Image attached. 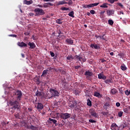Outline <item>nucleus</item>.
Wrapping results in <instances>:
<instances>
[{
  "instance_id": "obj_61",
  "label": "nucleus",
  "mask_w": 130,
  "mask_h": 130,
  "mask_svg": "<svg viewBox=\"0 0 130 130\" xmlns=\"http://www.w3.org/2000/svg\"><path fill=\"white\" fill-rule=\"evenodd\" d=\"M118 6L119 7H121L122 8H123V5H122V4L121 3H119Z\"/></svg>"
},
{
  "instance_id": "obj_9",
  "label": "nucleus",
  "mask_w": 130,
  "mask_h": 130,
  "mask_svg": "<svg viewBox=\"0 0 130 130\" xmlns=\"http://www.w3.org/2000/svg\"><path fill=\"white\" fill-rule=\"evenodd\" d=\"M48 123H53L56 126L58 124L57 123V120L54 119H52L51 118H49V120L48 121Z\"/></svg>"
},
{
  "instance_id": "obj_24",
  "label": "nucleus",
  "mask_w": 130,
  "mask_h": 130,
  "mask_svg": "<svg viewBox=\"0 0 130 130\" xmlns=\"http://www.w3.org/2000/svg\"><path fill=\"white\" fill-rule=\"evenodd\" d=\"M26 128H27L28 129L37 130V127L34 126L33 125H31L30 126H27Z\"/></svg>"
},
{
  "instance_id": "obj_7",
  "label": "nucleus",
  "mask_w": 130,
  "mask_h": 130,
  "mask_svg": "<svg viewBox=\"0 0 130 130\" xmlns=\"http://www.w3.org/2000/svg\"><path fill=\"white\" fill-rule=\"evenodd\" d=\"M89 113H90L92 116H93V117H95V118H97V117H98V114H97V113H96L95 110L93 109H89Z\"/></svg>"
},
{
  "instance_id": "obj_34",
  "label": "nucleus",
  "mask_w": 130,
  "mask_h": 130,
  "mask_svg": "<svg viewBox=\"0 0 130 130\" xmlns=\"http://www.w3.org/2000/svg\"><path fill=\"white\" fill-rule=\"evenodd\" d=\"M87 101V105H88V106H92V102H91V100H90V99H88Z\"/></svg>"
},
{
  "instance_id": "obj_2",
  "label": "nucleus",
  "mask_w": 130,
  "mask_h": 130,
  "mask_svg": "<svg viewBox=\"0 0 130 130\" xmlns=\"http://www.w3.org/2000/svg\"><path fill=\"white\" fill-rule=\"evenodd\" d=\"M50 92L51 95V98H56L59 96V92L54 89L50 88Z\"/></svg>"
},
{
  "instance_id": "obj_13",
  "label": "nucleus",
  "mask_w": 130,
  "mask_h": 130,
  "mask_svg": "<svg viewBox=\"0 0 130 130\" xmlns=\"http://www.w3.org/2000/svg\"><path fill=\"white\" fill-rule=\"evenodd\" d=\"M28 46H29V48L30 49H34V48L36 47V45H35V43H34V42H29L28 43Z\"/></svg>"
},
{
  "instance_id": "obj_63",
  "label": "nucleus",
  "mask_w": 130,
  "mask_h": 130,
  "mask_svg": "<svg viewBox=\"0 0 130 130\" xmlns=\"http://www.w3.org/2000/svg\"><path fill=\"white\" fill-rule=\"evenodd\" d=\"M29 16H34V13L30 12L29 13Z\"/></svg>"
},
{
  "instance_id": "obj_60",
  "label": "nucleus",
  "mask_w": 130,
  "mask_h": 130,
  "mask_svg": "<svg viewBox=\"0 0 130 130\" xmlns=\"http://www.w3.org/2000/svg\"><path fill=\"white\" fill-rule=\"evenodd\" d=\"M44 2H54V0H44Z\"/></svg>"
},
{
  "instance_id": "obj_1",
  "label": "nucleus",
  "mask_w": 130,
  "mask_h": 130,
  "mask_svg": "<svg viewBox=\"0 0 130 130\" xmlns=\"http://www.w3.org/2000/svg\"><path fill=\"white\" fill-rule=\"evenodd\" d=\"M9 103L10 109H13L14 111L16 110V109H17V110H20L21 109L20 103L17 100L15 101L11 100Z\"/></svg>"
},
{
  "instance_id": "obj_43",
  "label": "nucleus",
  "mask_w": 130,
  "mask_h": 130,
  "mask_svg": "<svg viewBox=\"0 0 130 130\" xmlns=\"http://www.w3.org/2000/svg\"><path fill=\"white\" fill-rule=\"evenodd\" d=\"M61 10H62V11H69V10H70V8L66 7H62L61 8Z\"/></svg>"
},
{
  "instance_id": "obj_51",
  "label": "nucleus",
  "mask_w": 130,
  "mask_h": 130,
  "mask_svg": "<svg viewBox=\"0 0 130 130\" xmlns=\"http://www.w3.org/2000/svg\"><path fill=\"white\" fill-rule=\"evenodd\" d=\"M90 14H92V15H94L95 14V11L93 10H91L90 11Z\"/></svg>"
},
{
  "instance_id": "obj_49",
  "label": "nucleus",
  "mask_w": 130,
  "mask_h": 130,
  "mask_svg": "<svg viewBox=\"0 0 130 130\" xmlns=\"http://www.w3.org/2000/svg\"><path fill=\"white\" fill-rule=\"evenodd\" d=\"M9 36L10 37H15L16 38L17 37L16 35H9Z\"/></svg>"
},
{
  "instance_id": "obj_25",
  "label": "nucleus",
  "mask_w": 130,
  "mask_h": 130,
  "mask_svg": "<svg viewBox=\"0 0 130 130\" xmlns=\"http://www.w3.org/2000/svg\"><path fill=\"white\" fill-rule=\"evenodd\" d=\"M75 58V57H74V56L72 55H68L67 57V60H68L69 61H72L73 60V59H74Z\"/></svg>"
},
{
  "instance_id": "obj_47",
  "label": "nucleus",
  "mask_w": 130,
  "mask_h": 130,
  "mask_svg": "<svg viewBox=\"0 0 130 130\" xmlns=\"http://www.w3.org/2000/svg\"><path fill=\"white\" fill-rule=\"evenodd\" d=\"M118 0H108V2L110 3V4H114V2H117Z\"/></svg>"
},
{
  "instance_id": "obj_59",
  "label": "nucleus",
  "mask_w": 130,
  "mask_h": 130,
  "mask_svg": "<svg viewBox=\"0 0 130 130\" xmlns=\"http://www.w3.org/2000/svg\"><path fill=\"white\" fill-rule=\"evenodd\" d=\"M72 119H75L76 118V114H74L72 117Z\"/></svg>"
},
{
  "instance_id": "obj_31",
  "label": "nucleus",
  "mask_w": 130,
  "mask_h": 130,
  "mask_svg": "<svg viewBox=\"0 0 130 130\" xmlns=\"http://www.w3.org/2000/svg\"><path fill=\"white\" fill-rule=\"evenodd\" d=\"M108 22V24L110 25L111 26H112L114 23V22L113 21V20H112V19H109Z\"/></svg>"
},
{
  "instance_id": "obj_50",
  "label": "nucleus",
  "mask_w": 130,
  "mask_h": 130,
  "mask_svg": "<svg viewBox=\"0 0 130 130\" xmlns=\"http://www.w3.org/2000/svg\"><path fill=\"white\" fill-rule=\"evenodd\" d=\"M104 106H106V107H109L110 105H109V103H106Z\"/></svg>"
},
{
  "instance_id": "obj_37",
  "label": "nucleus",
  "mask_w": 130,
  "mask_h": 130,
  "mask_svg": "<svg viewBox=\"0 0 130 130\" xmlns=\"http://www.w3.org/2000/svg\"><path fill=\"white\" fill-rule=\"evenodd\" d=\"M83 8H84L85 9H89V8H91V5L90 4L89 5H83Z\"/></svg>"
},
{
  "instance_id": "obj_57",
  "label": "nucleus",
  "mask_w": 130,
  "mask_h": 130,
  "mask_svg": "<svg viewBox=\"0 0 130 130\" xmlns=\"http://www.w3.org/2000/svg\"><path fill=\"white\" fill-rule=\"evenodd\" d=\"M80 68H81V66H77L75 67V70H78V69H80Z\"/></svg>"
},
{
  "instance_id": "obj_15",
  "label": "nucleus",
  "mask_w": 130,
  "mask_h": 130,
  "mask_svg": "<svg viewBox=\"0 0 130 130\" xmlns=\"http://www.w3.org/2000/svg\"><path fill=\"white\" fill-rule=\"evenodd\" d=\"M48 72H49V70H48V69H47V70H44L41 75V77H43V78H45V77H46V75L48 74Z\"/></svg>"
},
{
  "instance_id": "obj_16",
  "label": "nucleus",
  "mask_w": 130,
  "mask_h": 130,
  "mask_svg": "<svg viewBox=\"0 0 130 130\" xmlns=\"http://www.w3.org/2000/svg\"><path fill=\"white\" fill-rule=\"evenodd\" d=\"M117 127H118V126L115 123H112L111 125V129L112 130H116Z\"/></svg>"
},
{
  "instance_id": "obj_56",
  "label": "nucleus",
  "mask_w": 130,
  "mask_h": 130,
  "mask_svg": "<svg viewBox=\"0 0 130 130\" xmlns=\"http://www.w3.org/2000/svg\"><path fill=\"white\" fill-rule=\"evenodd\" d=\"M102 114H103V115H107V114H108V113H107L106 112H103Z\"/></svg>"
},
{
  "instance_id": "obj_20",
  "label": "nucleus",
  "mask_w": 130,
  "mask_h": 130,
  "mask_svg": "<svg viewBox=\"0 0 130 130\" xmlns=\"http://www.w3.org/2000/svg\"><path fill=\"white\" fill-rule=\"evenodd\" d=\"M62 85L63 90H67L69 89V85L68 83H67V82H63Z\"/></svg>"
},
{
  "instance_id": "obj_26",
  "label": "nucleus",
  "mask_w": 130,
  "mask_h": 130,
  "mask_svg": "<svg viewBox=\"0 0 130 130\" xmlns=\"http://www.w3.org/2000/svg\"><path fill=\"white\" fill-rule=\"evenodd\" d=\"M93 95L95 97H98V98H102V95L99 92H94Z\"/></svg>"
},
{
  "instance_id": "obj_36",
  "label": "nucleus",
  "mask_w": 130,
  "mask_h": 130,
  "mask_svg": "<svg viewBox=\"0 0 130 130\" xmlns=\"http://www.w3.org/2000/svg\"><path fill=\"white\" fill-rule=\"evenodd\" d=\"M99 5V3H94L90 4V8H94V7H97Z\"/></svg>"
},
{
  "instance_id": "obj_3",
  "label": "nucleus",
  "mask_w": 130,
  "mask_h": 130,
  "mask_svg": "<svg viewBox=\"0 0 130 130\" xmlns=\"http://www.w3.org/2000/svg\"><path fill=\"white\" fill-rule=\"evenodd\" d=\"M57 115L59 114V116H60V118H62V119H69L70 117H71V114L69 113H57Z\"/></svg>"
},
{
  "instance_id": "obj_64",
  "label": "nucleus",
  "mask_w": 130,
  "mask_h": 130,
  "mask_svg": "<svg viewBox=\"0 0 130 130\" xmlns=\"http://www.w3.org/2000/svg\"><path fill=\"white\" fill-rule=\"evenodd\" d=\"M28 109L29 112H32V108H28Z\"/></svg>"
},
{
  "instance_id": "obj_4",
  "label": "nucleus",
  "mask_w": 130,
  "mask_h": 130,
  "mask_svg": "<svg viewBox=\"0 0 130 130\" xmlns=\"http://www.w3.org/2000/svg\"><path fill=\"white\" fill-rule=\"evenodd\" d=\"M35 13H36L35 16H42L45 15V12L42 9L36 8L34 10Z\"/></svg>"
},
{
  "instance_id": "obj_17",
  "label": "nucleus",
  "mask_w": 130,
  "mask_h": 130,
  "mask_svg": "<svg viewBox=\"0 0 130 130\" xmlns=\"http://www.w3.org/2000/svg\"><path fill=\"white\" fill-rule=\"evenodd\" d=\"M98 78L100 80H106V77L102 73L98 74Z\"/></svg>"
},
{
  "instance_id": "obj_58",
  "label": "nucleus",
  "mask_w": 130,
  "mask_h": 130,
  "mask_svg": "<svg viewBox=\"0 0 130 130\" xmlns=\"http://www.w3.org/2000/svg\"><path fill=\"white\" fill-rule=\"evenodd\" d=\"M101 60L102 62H103V63L106 62V60H105V59H104L103 58L101 59Z\"/></svg>"
},
{
  "instance_id": "obj_44",
  "label": "nucleus",
  "mask_w": 130,
  "mask_h": 130,
  "mask_svg": "<svg viewBox=\"0 0 130 130\" xmlns=\"http://www.w3.org/2000/svg\"><path fill=\"white\" fill-rule=\"evenodd\" d=\"M67 4V2L65 1H60L59 2V5H66Z\"/></svg>"
},
{
  "instance_id": "obj_6",
  "label": "nucleus",
  "mask_w": 130,
  "mask_h": 130,
  "mask_svg": "<svg viewBox=\"0 0 130 130\" xmlns=\"http://www.w3.org/2000/svg\"><path fill=\"white\" fill-rule=\"evenodd\" d=\"M36 96L37 97H40L41 98H44V92L42 90H37L36 92Z\"/></svg>"
},
{
  "instance_id": "obj_55",
  "label": "nucleus",
  "mask_w": 130,
  "mask_h": 130,
  "mask_svg": "<svg viewBox=\"0 0 130 130\" xmlns=\"http://www.w3.org/2000/svg\"><path fill=\"white\" fill-rule=\"evenodd\" d=\"M81 59L82 60L83 62H85V61H86L87 60V59H86L85 57H84V58H82Z\"/></svg>"
},
{
  "instance_id": "obj_29",
  "label": "nucleus",
  "mask_w": 130,
  "mask_h": 130,
  "mask_svg": "<svg viewBox=\"0 0 130 130\" xmlns=\"http://www.w3.org/2000/svg\"><path fill=\"white\" fill-rule=\"evenodd\" d=\"M74 57L78 60H79V61H82V57H81L80 55H76Z\"/></svg>"
},
{
  "instance_id": "obj_19",
  "label": "nucleus",
  "mask_w": 130,
  "mask_h": 130,
  "mask_svg": "<svg viewBox=\"0 0 130 130\" xmlns=\"http://www.w3.org/2000/svg\"><path fill=\"white\" fill-rule=\"evenodd\" d=\"M116 93H117V89H115V88H112L110 91L111 95H115Z\"/></svg>"
},
{
  "instance_id": "obj_14",
  "label": "nucleus",
  "mask_w": 130,
  "mask_h": 130,
  "mask_svg": "<svg viewBox=\"0 0 130 130\" xmlns=\"http://www.w3.org/2000/svg\"><path fill=\"white\" fill-rule=\"evenodd\" d=\"M90 47L94 49H98L99 48H100V47L96 44H91Z\"/></svg>"
},
{
  "instance_id": "obj_30",
  "label": "nucleus",
  "mask_w": 130,
  "mask_h": 130,
  "mask_svg": "<svg viewBox=\"0 0 130 130\" xmlns=\"http://www.w3.org/2000/svg\"><path fill=\"white\" fill-rule=\"evenodd\" d=\"M74 14L75 12H74V11H71L68 14V15L69 17H72V18H75V16L74 15Z\"/></svg>"
},
{
  "instance_id": "obj_45",
  "label": "nucleus",
  "mask_w": 130,
  "mask_h": 130,
  "mask_svg": "<svg viewBox=\"0 0 130 130\" xmlns=\"http://www.w3.org/2000/svg\"><path fill=\"white\" fill-rule=\"evenodd\" d=\"M105 83L106 84H108V83H111V79H106L105 81Z\"/></svg>"
},
{
  "instance_id": "obj_48",
  "label": "nucleus",
  "mask_w": 130,
  "mask_h": 130,
  "mask_svg": "<svg viewBox=\"0 0 130 130\" xmlns=\"http://www.w3.org/2000/svg\"><path fill=\"white\" fill-rule=\"evenodd\" d=\"M50 55L52 56V57H54V56L55 55V54H54V53H53V52H52V51H50Z\"/></svg>"
},
{
  "instance_id": "obj_53",
  "label": "nucleus",
  "mask_w": 130,
  "mask_h": 130,
  "mask_svg": "<svg viewBox=\"0 0 130 130\" xmlns=\"http://www.w3.org/2000/svg\"><path fill=\"white\" fill-rule=\"evenodd\" d=\"M105 36V35H103V36L102 37L100 36V38H101V39H102L103 40H105V39L104 38Z\"/></svg>"
},
{
  "instance_id": "obj_41",
  "label": "nucleus",
  "mask_w": 130,
  "mask_h": 130,
  "mask_svg": "<svg viewBox=\"0 0 130 130\" xmlns=\"http://www.w3.org/2000/svg\"><path fill=\"white\" fill-rule=\"evenodd\" d=\"M66 4L68 5L69 6H71V5H73V1L69 0L68 2H67Z\"/></svg>"
},
{
  "instance_id": "obj_46",
  "label": "nucleus",
  "mask_w": 130,
  "mask_h": 130,
  "mask_svg": "<svg viewBox=\"0 0 130 130\" xmlns=\"http://www.w3.org/2000/svg\"><path fill=\"white\" fill-rule=\"evenodd\" d=\"M89 122H90L91 123H96V120L93 119H89Z\"/></svg>"
},
{
  "instance_id": "obj_62",
  "label": "nucleus",
  "mask_w": 130,
  "mask_h": 130,
  "mask_svg": "<svg viewBox=\"0 0 130 130\" xmlns=\"http://www.w3.org/2000/svg\"><path fill=\"white\" fill-rule=\"evenodd\" d=\"M119 92H120L121 95L123 94V91H122V90H119Z\"/></svg>"
},
{
  "instance_id": "obj_40",
  "label": "nucleus",
  "mask_w": 130,
  "mask_h": 130,
  "mask_svg": "<svg viewBox=\"0 0 130 130\" xmlns=\"http://www.w3.org/2000/svg\"><path fill=\"white\" fill-rule=\"evenodd\" d=\"M20 111L19 110L18 113L14 115L16 118H19V115H20Z\"/></svg>"
},
{
  "instance_id": "obj_39",
  "label": "nucleus",
  "mask_w": 130,
  "mask_h": 130,
  "mask_svg": "<svg viewBox=\"0 0 130 130\" xmlns=\"http://www.w3.org/2000/svg\"><path fill=\"white\" fill-rule=\"evenodd\" d=\"M122 114H123V112L120 111L118 113V116H119V117H121V116H122Z\"/></svg>"
},
{
  "instance_id": "obj_18",
  "label": "nucleus",
  "mask_w": 130,
  "mask_h": 130,
  "mask_svg": "<svg viewBox=\"0 0 130 130\" xmlns=\"http://www.w3.org/2000/svg\"><path fill=\"white\" fill-rule=\"evenodd\" d=\"M18 46L20 47H27V44L22 42H18Z\"/></svg>"
},
{
  "instance_id": "obj_23",
  "label": "nucleus",
  "mask_w": 130,
  "mask_h": 130,
  "mask_svg": "<svg viewBox=\"0 0 130 130\" xmlns=\"http://www.w3.org/2000/svg\"><path fill=\"white\" fill-rule=\"evenodd\" d=\"M8 123H9V122L6 123L5 121L2 122L1 125V128H6V127H7V124H8Z\"/></svg>"
},
{
  "instance_id": "obj_22",
  "label": "nucleus",
  "mask_w": 130,
  "mask_h": 130,
  "mask_svg": "<svg viewBox=\"0 0 130 130\" xmlns=\"http://www.w3.org/2000/svg\"><path fill=\"white\" fill-rule=\"evenodd\" d=\"M126 126H127V124L126 122H123L119 126V128H121V129H123V128L126 127Z\"/></svg>"
},
{
  "instance_id": "obj_11",
  "label": "nucleus",
  "mask_w": 130,
  "mask_h": 130,
  "mask_svg": "<svg viewBox=\"0 0 130 130\" xmlns=\"http://www.w3.org/2000/svg\"><path fill=\"white\" fill-rule=\"evenodd\" d=\"M107 15L108 17H110V16H112V15H114V11L113 10H107Z\"/></svg>"
},
{
  "instance_id": "obj_33",
  "label": "nucleus",
  "mask_w": 130,
  "mask_h": 130,
  "mask_svg": "<svg viewBox=\"0 0 130 130\" xmlns=\"http://www.w3.org/2000/svg\"><path fill=\"white\" fill-rule=\"evenodd\" d=\"M107 4H103L102 5H101L100 7L101 8H103L104 9H107L108 8V6L107 5Z\"/></svg>"
},
{
  "instance_id": "obj_10",
  "label": "nucleus",
  "mask_w": 130,
  "mask_h": 130,
  "mask_svg": "<svg viewBox=\"0 0 130 130\" xmlns=\"http://www.w3.org/2000/svg\"><path fill=\"white\" fill-rule=\"evenodd\" d=\"M69 107L70 108H75L77 107V102L76 101H71L69 103Z\"/></svg>"
},
{
  "instance_id": "obj_28",
  "label": "nucleus",
  "mask_w": 130,
  "mask_h": 130,
  "mask_svg": "<svg viewBox=\"0 0 130 130\" xmlns=\"http://www.w3.org/2000/svg\"><path fill=\"white\" fill-rule=\"evenodd\" d=\"M84 75L85 76H86L87 77H91V76H92V74L90 71H88L85 72Z\"/></svg>"
},
{
  "instance_id": "obj_21",
  "label": "nucleus",
  "mask_w": 130,
  "mask_h": 130,
  "mask_svg": "<svg viewBox=\"0 0 130 130\" xmlns=\"http://www.w3.org/2000/svg\"><path fill=\"white\" fill-rule=\"evenodd\" d=\"M32 4H33V1H32V0H30L29 1L24 0L23 1L24 5H27V6H29V5H32Z\"/></svg>"
},
{
  "instance_id": "obj_8",
  "label": "nucleus",
  "mask_w": 130,
  "mask_h": 130,
  "mask_svg": "<svg viewBox=\"0 0 130 130\" xmlns=\"http://www.w3.org/2000/svg\"><path fill=\"white\" fill-rule=\"evenodd\" d=\"M37 108L38 111H41L43 109V108H44L43 104H42L41 103H37Z\"/></svg>"
},
{
  "instance_id": "obj_5",
  "label": "nucleus",
  "mask_w": 130,
  "mask_h": 130,
  "mask_svg": "<svg viewBox=\"0 0 130 130\" xmlns=\"http://www.w3.org/2000/svg\"><path fill=\"white\" fill-rule=\"evenodd\" d=\"M15 95L17 96V100L18 101H21V99H22V96H23V94H22V91L20 90H17L15 92Z\"/></svg>"
},
{
  "instance_id": "obj_38",
  "label": "nucleus",
  "mask_w": 130,
  "mask_h": 130,
  "mask_svg": "<svg viewBox=\"0 0 130 130\" xmlns=\"http://www.w3.org/2000/svg\"><path fill=\"white\" fill-rule=\"evenodd\" d=\"M124 92H125V95H127V96H128L130 95V89L129 90L127 89Z\"/></svg>"
},
{
  "instance_id": "obj_35",
  "label": "nucleus",
  "mask_w": 130,
  "mask_h": 130,
  "mask_svg": "<svg viewBox=\"0 0 130 130\" xmlns=\"http://www.w3.org/2000/svg\"><path fill=\"white\" fill-rule=\"evenodd\" d=\"M56 22L57 23V24H59L60 25H61V24H62V21H61V20L60 19H56Z\"/></svg>"
},
{
  "instance_id": "obj_54",
  "label": "nucleus",
  "mask_w": 130,
  "mask_h": 130,
  "mask_svg": "<svg viewBox=\"0 0 130 130\" xmlns=\"http://www.w3.org/2000/svg\"><path fill=\"white\" fill-rule=\"evenodd\" d=\"M116 106H117V107H119V106H120V103H119V102L116 103Z\"/></svg>"
},
{
  "instance_id": "obj_12",
  "label": "nucleus",
  "mask_w": 130,
  "mask_h": 130,
  "mask_svg": "<svg viewBox=\"0 0 130 130\" xmlns=\"http://www.w3.org/2000/svg\"><path fill=\"white\" fill-rule=\"evenodd\" d=\"M65 42L69 45H73L74 44V40H72V39H67Z\"/></svg>"
},
{
  "instance_id": "obj_52",
  "label": "nucleus",
  "mask_w": 130,
  "mask_h": 130,
  "mask_svg": "<svg viewBox=\"0 0 130 130\" xmlns=\"http://www.w3.org/2000/svg\"><path fill=\"white\" fill-rule=\"evenodd\" d=\"M32 38L33 40H37V38L36 37H35L34 35L32 36Z\"/></svg>"
},
{
  "instance_id": "obj_27",
  "label": "nucleus",
  "mask_w": 130,
  "mask_h": 130,
  "mask_svg": "<svg viewBox=\"0 0 130 130\" xmlns=\"http://www.w3.org/2000/svg\"><path fill=\"white\" fill-rule=\"evenodd\" d=\"M53 6V4H52V3H45V5H44L43 7L44 8H48L50 6Z\"/></svg>"
},
{
  "instance_id": "obj_42",
  "label": "nucleus",
  "mask_w": 130,
  "mask_h": 130,
  "mask_svg": "<svg viewBox=\"0 0 130 130\" xmlns=\"http://www.w3.org/2000/svg\"><path fill=\"white\" fill-rule=\"evenodd\" d=\"M118 56H120V58H122V57H123L124 56V53H120L118 54Z\"/></svg>"
},
{
  "instance_id": "obj_32",
  "label": "nucleus",
  "mask_w": 130,
  "mask_h": 130,
  "mask_svg": "<svg viewBox=\"0 0 130 130\" xmlns=\"http://www.w3.org/2000/svg\"><path fill=\"white\" fill-rule=\"evenodd\" d=\"M127 69V68L125 67V65L123 64L121 66V70H122V71H126Z\"/></svg>"
}]
</instances>
